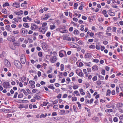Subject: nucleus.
<instances>
[{"instance_id": "f257e3e1", "label": "nucleus", "mask_w": 123, "mask_h": 123, "mask_svg": "<svg viewBox=\"0 0 123 123\" xmlns=\"http://www.w3.org/2000/svg\"><path fill=\"white\" fill-rule=\"evenodd\" d=\"M14 64L16 68L20 69L22 68V64L19 61L15 60L14 62Z\"/></svg>"}, {"instance_id": "f03ea898", "label": "nucleus", "mask_w": 123, "mask_h": 123, "mask_svg": "<svg viewBox=\"0 0 123 123\" xmlns=\"http://www.w3.org/2000/svg\"><path fill=\"white\" fill-rule=\"evenodd\" d=\"M20 60L22 64H24L26 62V59L25 56L24 55H22L20 57Z\"/></svg>"}, {"instance_id": "7ed1b4c3", "label": "nucleus", "mask_w": 123, "mask_h": 123, "mask_svg": "<svg viewBox=\"0 0 123 123\" xmlns=\"http://www.w3.org/2000/svg\"><path fill=\"white\" fill-rule=\"evenodd\" d=\"M4 88L7 89L10 87V83L8 82H6L3 83V84Z\"/></svg>"}, {"instance_id": "20e7f679", "label": "nucleus", "mask_w": 123, "mask_h": 123, "mask_svg": "<svg viewBox=\"0 0 123 123\" xmlns=\"http://www.w3.org/2000/svg\"><path fill=\"white\" fill-rule=\"evenodd\" d=\"M29 83L30 84L29 87L31 88H33L35 87V86L34 85L35 82L34 81L30 80L29 82Z\"/></svg>"}, {"instance_id": "39448f33", "label": "nucleus", "mask_w": 123, "mask_h": 123, "mask_svg": "<svg viewBox=\"0 0 123 123\" xmlns=\"http://www.w3.org/2000/svg\"><path fill=\"white\" fill-rule=\"evenodd\" d=\"M4 63L5 65L7 67H10L11 66V64L8 60H4Z\"/></svg>"}, {"instance_id": "423d86ee", "label": "nucleus", "mask_w": 123, "mask_h": 123, "mask_svg": "<svg viewBox=\"0 0 123 123\" xmlns=\"http://www.w3.org/2000/svg\"><path fill=\"white\" fill-rule=\"evenodd\" d=\"M21 34L23 35L25 34H27L28 32L27 30L24 28L22 29L21 30Z\"/></svg>"}, {"instance_id": "0eeeda50", "label": "nucleus", "mask_w": 123, "mask_h": 123, "mask_svg": "<svg viewBox=\"0 0 123 123\" xmlns=\"http://www.w3.org/2000/svg\"><path fill=\"white\" fill-rule=\"evenodd\" d=\"M57 60L56 57V56L52 57V58L50 60V62L52 63H54Z\"/></svg>"}, {"instance_id": "6e6552de", "label": "nucleus", "mask_w": 123, "mask_h": 123, "mask_svg": "<svg viewBox=\"0 0 123 123\" xmlns=\"http://www.w3.org/2000/svg\"><path fill=\"white\" fill-rule=\"evenodd\" d=\"M65 53V51L64 50H62L60 51L59 52V56L61 57H63L64 55L63 54Z\"/></svg>"}, {"instance_id": "1a4fd4ad", "label": "nucleus", "mask_w": 123, "mask_h": 123, "mask_svg": "<svg viewBox=\"0 0 123 123\" xmlns=\"http://www.w3.org/2000/svg\"><path fill=\"white\" fill-rule=\"evenodd\" d=\"M42 44L43 49L44 50H46L47 48V44L45 43H43Z\"/></svg>"}, {"instance_id": "9d476101", "label": "nucleus", "mask_w": 123, "mask_h": 123, "mask_svg": "<svg viewBox=\"0 0 123 123\" xmlns=\"http://www.w3.org/2000/svg\"><path fill=\"white\" fill-rule=\"evenodd\" d=\"M38 26L35 24H34L31 26V28L32 30H35L38 28Z\"/></svg>"}, {"instance_id": "9b49d317", "label": "nucleus", "mask_w": 123, "mask_h": 123, "mask_svg": "<svg viewBox=\"0 0 123 123\" xmlns=\"http://www.w3.org/2000/svg\"><path fill=\"white\" fill-rule=\"evenodd\" d=\"M12 6L17 8H18L20 7V5L18 3L15 2L13 3Z\"/></svg>"}, {"instance_id": "f8f14e48", "label": "nucleus", "mask_w": 123, "mask_h": 123, "mask_svg": "<svg viewBox=\"0 0 123 123\" xmlns=\"http://www.w3.org/2000/svg\"><path fill=\"white\" fill-rule=\"evenodd\" d=\"M85 57L86 58H91L92 56L91 53H87L85 54Z\"/></svg>"}, {"instance_id": "ddd939ff", "label": "nucleus", "mask_w": 123, "mask_h": 123, "mask_svg": "<svg viewBox=\"0 0 123 123\" xmlns=\"http://www.w3.org/2000/svg\"><path fill=\"white\" fill-rule=\"evenodd\" d=\"M50 15L48 13L44 15V17L42 18V19L43 20H46L48 19L50 17Z\"/></svg>"}, {"instance_id": "4468645a", "label": "nucleus", "mask_w": 123, "mask_h": 123, "mask_svg": "<svg viewBox=\"0 0 123 123\" xmlns=\"http://www.w3.org/2000/svg\"><path fill=\"white\" fill-rule=\"evenodd\" d=\"M98 67L97 65H94L92 68V69L93 71H95L97 70L98 69Z\"/></svg>"}, {"instance_id": "2eb2a0df", "label": "nucleus", "mask_w": 123, "mask_h": 123, "mask_svg": "<svg viewBox=\"0 0 123 123\" xmlns=\"http://www.w3.org/2000/svg\"><path fill=\"white\" fill-rule=\"evenodd\" d=\"M5 28L6 30L9 31L11 32L12 31V30L10 27V26L9 25H6Z\"/></svg>"}, {"instance_id": "dca6fc26", "label": "nucleus", "mask_w": 123, "mask_h": 123, "mask_svg": "<svg viewBox=\"0 0 123 123\" xmlns=\"http://www.w3.org/2000/svg\"><path fill=\"white\" fill-rule=\"evenodd\" d=\"M108 13L111 16H114L115 15V13L111 12V10H110L108 11Z\"/></svg>"}, {"instance_id": "f3484780", "label": "nucleus", "mask_w": 123, "mask_h": 123, "mask_svg": "<svg viewBox=\"0 0 123 123\" xmlns=\"http://www.w3.org/2000/svg\"><path fill=\"white\" fill-rule=\"evenodd\" d=\"M87 35H88L91 37H92L94 36V33L93 32H91L89 31H88L87 33Z\"/></svg>"}, {"instance_id": "a211bd4d", "label": "nucleus", "mask_w": 123, "mask_h": 123, "mask_svg": "<svg viewBox=\"0 0 123 123\" xmlns=\"http://www.w3.org/2000/svg\"><path fill=\"white\" fill-rule=\"evenodd\" d=\"M63 39L64 40H67L69 41L71 40L70 37L66 36L64 37L63 38Z\"/></svg>"}, {"instance_id": "6ab92c4d", "label": "nucleus", "mask_w": 123, "mask_h": 123, "mask_svg": "<svg viewBox=\"0 0 123 123\" xmlns=\"http://www.w3.org/2000/svg\"><path fill=\"white\" fill-rule=\"evenodd\" d=\"M0 111L3 112L5 113H8L9 111V110L8 109H2L0 110Z\"/></svg>"}, {"instance_id": "aec40b11", "label": "nucleus", "mask_w": 123, "mask_h": 123, "mask_svg": "<svg viewBox=\"0 0 123 123\" xmlns=\"http://www.w3.org/2000/svg\"><path fill=\"white\" fill-rule=\"evenodd\" d=\"M59 114L60 115H65V111L64 110H61L59 112Z\"/></svg>"}, {"instance_id": "412c9836", "label": "nucleus", "mask_w": 123, "mask_h": 123, "mask_svg": "<svg viewBox=\"0 0 123 123\" xmlns=\"http://www.w3.org/2000/svg\"><path fill=\"white\" fill-rule=\"evenodd\" d=\"M103 14L104 15V16L106 17H108V15L107 14V11L105 10H103L102 12Z\"/></svg>"}, {"instance_id": "4be33fe9", "label": "nucleus", "mask_w": 123, "mask_h": 123, "mask_svg": "<svg viewBox=\"0 0 123 123\" xmlns=\"http://www.w3.org/2000/svg\"><path fill=\"white\" fill-rule=\"evenodd\" d=\"M23 13V12L22 10H20L16 13V15H21Z\"/></svg>"}, {"instance_id": "5701e85b", "label": "nucleus", "mask_w": 123, "mask_h": 123, "mask_svg": "<svg viewBox=\"0 0 123 123\" xmlns=\"http://www.w3.org/2000/svg\"><path fill=\"white\" fill-rule=\"evenodd\" d=\"M113 111V110L111 109H106L105 110V112L106 113H110Z\"/></svg>"}, {"instance_id": "b1692460", "label": "nucleus", "mask_w": 123, "mask_h": 123, "mask_svg": "<svg viewBox=\"0 0 123 123\" xmlns=\"http://www.w3.org/2000/svg\"><path fill=\"white\" fill-rule=\"evenodd\" d=\"M123 105L122 103H118L117 104V107L120 108L122 107Z\"/></svg>"}, {"instance_id": "393cba45", "label": "nucleus", "mask_w": 123, "mask_h": 123, "mask_svg": "<svg viewBox=\"0 0 123 123\" xmlns=\"http://www.w3.org/2000/svg\"><path fill=\"white\" fill-rule=\"evenodd\" d=\"M74 33L75 35H79L80 33L78 30H75L74 31Z\"/></svg>"}, {"instance_id": "a878e982", "label": "nucleus", "mask_w": 123, "mask_h": 123, "mask_svg": "<svg viewBox=\"0 0 123 123\" xmlns=\"http://www.w3.org/2000/svg\"><path fill=\"white\" fill-rule=\"evenodd\" d=\"M111 93V91L109 89H108L107 90V92L106 93V95L107 96H109L110 94Z\"/></svg>"}, {"instance_id": "bb28decb", "label": "nucleus", "mask_w": 123, "mask_h": 123, "mask_svg": "<svg viewBox=\"0 0 123 123\" xmlns=\"http://www.w3.org/2000/svg\"><path fill=\"white\" fill-rule=\"evenodd\" d=\"M79 90L81 94L83 95H85V93L84 92H83V90L81 88Z\"/></svg>"}, {"instance_id": "cd10ccee", "label": "nucleus", "mask_w": 123, "mask_h": 123, "mask_svg": "<svg viewBox=\"0 0 123 123\" xmlns=\"http://www.w3.org/2000/svg\"><path fill=\"white\" fill-rule=\"evenodd\" d=\"M26 79V77L25 76H23L21 78V80H20V81H21L22 82H23Z\"/></svg>"}, {"instance_id": "c85d7f7f", "label": "nucleus", "mask_w": 123, "mask_h": 123, "mask_svg": "<svg viewBox=\"0 0 123 123\" xmlns=\"http://www.w3.org/2000/svg\"><path fill=\"white\" fill-rule=\"evenodd\" d=\"M1 12L2 13L5 14H6L7 12V11L6 10L5 8L3 9L2 10Z\"/></svg>"}, {"instance_id": "c756f323", "label": "nucleus", "mask_w": 123, "mask_h": 123, "mask_svg": "<svg viewBox=\"0 0 123 123\" xmlns=\"http://www.w3.org/2000/svg\"><path fill=\"white\" fill-rule=\"evenodd\" d=\"M24 96V95L22 93H20L18 94V97L19 98H22Z\"/></svg>"}, {"instance_id": "7c9ffc66", "label": "nucleus", "mask_w": 123, "mask_h": 123, "mask_svg": "<svg viewBox=\"0 0 123 123\" xmlns=\"http://www.w3.org/2000/svg\"><path fill=\"white\" fill-rule=\"evenodd\" d=\"M60 69L62 71H63L64 69V65L62 64H61L60 65Z\"/></svg>"}, {"instance_id": "2f4dec72", "label": "nucleus", "mask_w": 123, "mask_h": 123, "mask_svg": "<svg viewBox=\"0 0 123 123\" xmlns=\"http://www.w3.org/2000/svg\"><path fill=\"white\" fill-rule=\"evenodd\" d=\"M74 92L75 94H76V95L77 96H80V95L78 91H74Z\"/></svg>"}, {"instance_id": "473e14b6", "label": "nucleus", "mask_w": 123, "mask_h": 123, "mask_svg": "<svg viewBox=\"0 0 123 123\" xmlns=\"http://www.w3.org/2000/svg\"><path fill=\"white\" fill-rule=\"evenodd\" d=\"M90 49H94L95 48V46L94 45H90L89 47Z\"/></svg>"}, {"instance_id": "72a5a7b5", "label": "nucleus", "mask_w": 123, "mask_h": 123, "mask_svg": "<svg viewBox=\"0 0 123 123\" xmlns=\"http://www.w3.org/2000/svg\"><path fill=\"white\" fill-rule=\"evenodd\" d=\"M47 115V113H45V115H44V114L42 113L41 114V118H45L46 117Z\"/></svg>"}, {"instance_id": "f704fd0d", "label": "nucleus", "mask_w": 123, "mask_h": 123, "mask_svg": "<svg viewBox=\"0 0 123 123\" xmlns=\"http://www.w3.org/2000/svg\"><path fill=\"white\" fill-rule=\"evenodd\" d=\"M26 28H28L29 27L28 23H25L23 25Z\"/></svg>"}, {"instance_id": "c9c22d12", "label": "nucleus", "mask_w": 123, "mask_h": 123, "mask_svg": "<svg viewBox=\"0 0 123 123\" xmlns=\"http://www.w3.org/2000/svg\"><path fill=\"white\" fill-rule=\"evenodd\" d=\"M50 29L51 30H53L55 28V26L54 25H51L50 26Z\"/></svg>"}, {"instance_id": "e433bc0d", "label": "nucleus", "mask_w": 123, "mask_h": 123, "mask_svg": "<svg viewBox=\"0 0 123 123\" xmlns=\"http://www.w3.org/2000/svg\"><path fill=\"white\" fill-rule=\"evenodd\" d=\"M34 98L38 100L40 99L41 98L40 97L39 95H37L36 96L34 97Z\"/></svg>"}, {"instance_id": "4c0bfd02", "label": "nucleus", "mask_w": 123, "mask_h": 123, "mask_svg": "<svg viewBox=\"0 0 123 123\" xmlns=\"http://www.w3.org/2000/svg\"><path fill=\"white\" fill-rule=\"evenodd\" d=\"M78 75L82 77L83 76L84 74L81 71L79 72L78 74Z\"/></svg>"}, {"instance_id": "58836bf2", "label": "nucleus", "mask_w": 123, "mask_h": 123, "mask_svg": "<svg viewBox=\"0 0 123 123\" xmlns=\"http://www.w3.org/2000/svg\"><path fill=\"white\" fill-rule=\"evenodd\" d=\"M9 6V3L7 2H6L3 5V7H5L6 6Z\"/></svg>"}, {"instance_id": "ea45409f", "label": "nucleus", "mask_w": 123, "mask_h": 123, "mask_svg": "<svg viewBox=\"0 0 123 123\" xmlns=\"http://www.w3.org/2000/svg\"><path fill=\"white\" fill-rule=\"evenodd\" d=\"M48 87L49 88H50L52 90H54L55 89L54 87L52 86L49 85L48 86Z\"/></svg>"}, {"instance_id": "a19ab883", "label": "nucleus", "mask_w": 123, "mask_h": 123, "mask_svg": "<svg viewBox=\"0 0 123 123\" xmlns=\"http://www.w3.org/2000/svg\"><path fill=\"white\" fill-rule=\"evenodd\" d=\"M72 99L73 101H76L77 100V98L76 97H72Z\"/></svg>"}, {"instance_id": "79ce46f5", "label": "nucleus", "mask_w": 123, "mask_h": 123, "mask_svg": "<svg viewBox=\"0 0 123 123\" xmlns=\"http://www.w3.org/2000/svg\"><path fill=\"white\" fill-rule=\"evenodd\" d=\"M78 4L77 3H75L74 4V9H77V7L78 6Z\"/></svg>"}, {"instance_id": "37998d69", "label": "nucleus", "mask_w": 123, "mask_h": 123, "mask_svg": "<svg viewBox=\"0 0 123 123\" xmlns=\"http://www.w3.org/2000/svg\"><path fill=\"white\" fill-rule=\"evenodd\" d=\"M39 31L41 33H42L43 34H44L45 33V31H43V30H42L41 28H39Z\"/></svg>"}, {"instance_id": "c03bdc74", "label": "nucleus", "mask_w": 123, "mask_h": 123, "mask_svg": "<svg viewBox=\"0 0 123 123\" xmlns=\"http://www.w3.org/2000/svg\"><path fill=\"white\" fill-rule=\"evenodd\" d=\"M99 60L98 59H93L92 60V62H93L98 63L99 62Z\"/></svg>"}, {"instance_id": "a18cd8bd", "label": "nucleus", "mask_w": 123, "mask_h": 123, "mask_svg": "<svg viewBox=\"0 0 123 123\" xmlns=\"http://www.w3.org/2000/svg\"><path fill=\"white\" fill-rule=\"evenodd\" d=\"M77 103L78 105V107L80 109L81 108V104H80V102H77Z\"/></svg>"}, {"instance_id": "49530a36", "label": "nucleus", "mask_w": 123, "mask_h": 123, "mask_svg": "<svg viewBox=\"0 0 123 123\" xmlns=\"http://www.w3.org/2000/svg\"><path fill=\"white\" fill-rule=\"evenodd\" d=\"M113 120L114 122H118V118L116 117H115L114 118Z\"/></svg>"}, {"instance_id": "de8ad7c7", "label": "nucleus", "mask_w": 123, "mask_h": 123, "mask_svg": "<svg viewBox=\"0 0 123 123\" xmlns=\"http://www.w3.org/2000/svg\"><path fill=\"white\" fill-rule=\"evenodd\" d=\"M19 33V31L18 30L16 31H14L13 32V33L14 35L17 34H18Z\"/></svg>"}, {"instance_id": "09e8293b", "label": "nucleus", "mask_w": 123, "mask_h": 123, "mask_svg": "<svg viewBox=\"0 0 123 123\" xmlns=\"http://www.w3.org/2000/svg\"><path fill=\"white\" fill-rule=\"evenodd\" d=\"M98 76L99 78H100V79L101 80H103L104 79V76H102L101 75H98Z\"/></svg>"}, {"instance_id": "8fccbe9b", "label": "nucleus", "mask_w": 123, "mask_h": 123, "mask_svg": "<svg viewBox=\"0 0 123 123\" xmlns=\"http://www.w3.org/2000/svg\"><path fill=\"white\" fill-rule=\"evenodd\" d=\"M38 55L40 57H41L43 55L42 52L41 51H40L38 53Z\"/></svg>"}, {"instance_id": "3c124183", "label": "nucleus", "mask_w": 123, "mask_h": 123, "mask_svg": "<svg viewBox=\"0 0 123 123\" xmlns=\"http://www.w3.org/2000/svg\"><path fill=\"white\" fill-rule=\"evenodd\" d=\"M13 44L15 46H18L20 45V43H16L15 42H14Z\"/></svg>"}, {"instance_id": "603ef678", "label": "nucleus", "mask_w": 123, "mask_h": 123, "mask_svg": "<svg viewBox=\"0 0 123 123\" xmlns=\"http://www.w3.org/2000/svg\"><path fill=\"white\" fill-rule=\"evenodd\" d=\"M57 115V114L56 112H53L51 116L52 117H54L55 116H56Z\"/></svg>"}, {"instance_id": "864d4df0", "label": "nucleus", "mask_w": 123, "mask_h": 123, "mask_svg": "<svg viewBox=\"0 0 123 123\" xmlns=\"http://www.w3.org/2000/svg\"><path fill=\"white\" fill-rule=\"evenodd\" d=\"M96 83L98 85H100L101 84V81L98 80L96 82Z\"/></svg>"}, {"instance_id": "5fc2aeb1", "label": "nucleus", "mask_w": 123, "mask_h": 123, "mask_svg": "<svg viewBox=\"0 0 123 123\" xmlns=\"http://www.w3.org/2000/svg\"><path fill=\"white\" fill-rule=\"evenodd\" d=\"M18 94V93L16 92L15 93L14 95L13 96V98H17V95Z\"/></svg>"}, {"instance_id": "6e6d98bb", "label": "nucleus", "mask_w": 123, "mask_h": 123, "mask_svg": "<svg viewBox=\"0 0 123 123\" xmlns=\"http://www.w3.org/2000/svg\"><path fill=\"white\" fill-rule=\"evenodd\" d=\"M87 94V96L89 98H91L90 94V93L89 91H87L86 92Z\"/></svg>"}, {"instance_id": "4d7b16f0", "label": "nucleus", "mask_w": 123, "mask_h": 123, "mask_svg": "<svg viewBox=\"0 0 123 123\" xmlns=\"http://www.w3.org/2000/svg\"><path fill=\"white\" fill-rule=\"evenodd\" d=\"M90 64L91 63L90 62H89L88 63L85 62L84 63L85 65L87 66H90Z\"/></svg>"}, {"instance_id": "13d9d810", "label": "nucleus", "mask_w": 123, "mask_h": 123, "mask_svg": "<svg viewBox=\"0 0 123 123\" xmlns=\"http://www.w3.org/2000/svg\"><path fill=\"white\" fill-rule=\"evenodd\" d=\"M47 25V23H46V22L43 23L42 24V27H45Z\"/></svg>"}, {"instance_id": "bf43d9fd", "label": "nucleus", "mask_w": 123, "mask_h": 123, "mask_svg": "<svg viewBox=\"0 0 123 123\" xmlns=\"http://www.w3.org/2000/svg\"><path fill=\"white\" fill-rule=\"evenodd\" d=\"M24 39V38L21 37L19 39L18 41L19 42H21L23 41Z\"/></svg>"}, {"instance_id": "052dcab7", "label": "nucleus", "mask_w": 123, "mask_h": 123, "mask_svg": "<svg viewBox=\"0 0 123 123\" xmlns=\"http://www.w3.org/2000/svg\"><path fill=\"white\" fill-rule=\"evenodd\" d=\"M58 99L56 100H55L52 102V103L53 104H55L58 103Z\"/></svg>"}, {"instance_id": "680f3d73", "label": "nucleus", "mask_w": 123, "mask_h": 123, "mask_svg": "<svg viewBox=\"0 0 123 123\" xmlns=\"http://www.w3.org/2000/svg\"><path fill=\"white\" fill-rule=\"evenodd\" d=\"M52 68H50V70H49L47 71V74H48L51 73L52 71Z\"/></svg>"}, {"instance_id": "e2e57ef3", "label": "nucleus", "mask_w": 123, "mask_h": 123, "mask_svg": "<svg viewBox=\"0 0 123 123\" xmlns=\"http://www.w3.org/2000/svg\"><path fill=\"white\" fill-rule=\"evenodd\" d=\"M97 77L96 76H95L93 77L92 80L93 81H96L97 80Z\"/></svg>"}, {"instance_id": "0e129e2a", "label": "nucleus", "mask_w": 123, "mask_h": 123, "mask_svg": "<svg viewBox=\"0 0 123 123\" xmlns=\"http://www.w3.org/2000/svg\"><path fill=\"white\" fill-rule=\"evenodd\" d=\"M4 22L5 23V24H6V23L7 24H9V21L7 20L6 19H5L4 20Z\"/></svg>"}, {"instance_id": "69168bd1", "label": "nucleus", "mask_w": 123, "mask_h": 123, "mask_svg": "<svg viewBox=\"0 0 123 123\" xmlns=\"http://www.w3.org/2000/svg\"><path fill=\"white\" fill-rule=\"evenodd\" d=\"M50 32H48L46 34V36L48 37H49L50 36Z\"/></svg>"}, {"instance_id": "338daca9", "label": "nucleus", "mask_w": 123, "mask_h": 123, "mask_svg": "<svg viewBox=\"0 0 123 123\" xmlns=\"http://www.w3.org/2000/svg\"><path fill=\"white\" fill-rule=\"evenodd\" d=\"M73 87L74 89H76L78 88L79 86L77 85H74L73 86Z\"/></svg>"}, {"instance_id": "774afa93", "label": "nucleus", "mask_w": 123, "mask_h": 123, "mask_svg": "<svg viewBox=\"0 0 123 123\" xmlns=\"http://www.w3.org/2000/svg\"><path fill=\"white\" fill-rule=\"evenodd\" d=\"M120 88L121 89H123V84H120V85L119 86Z\"/></svg>"}]
</instances>
